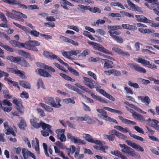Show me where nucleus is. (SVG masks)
Wrapping results in <instances>:
<instances>
[{"label": "nucleus", "mask_w": 159, "mask_h": 159, "mask_svg": "<svg viewBox=\"0 0 159 159\" xmlns=\"http://www.w3.org/2000/svg\"><path fill=\"white\" fill-rule=\"evenodd\" d=\"M83 78L84 79L83 82L84 84L90 89L95 88L96 89L97 91H98V89L101 88V86L99 84L91 79L84 76Z\"/></svg>", "instance_id": "nucleus-1"}, {"label": "nucleus", "mask_w": 159, "mask_h": 159, "mask_svg": "<svg viewBox=\"0 0 159 159\" xmlns=\"http://www.w3.org/2000/svg\"><path fill=\"white\" fill-rule=\"evenodd\" d=\"M55 99L56 102L57 103V104L55 102L53 98L52 97L46 98L45 99V102L46 103L50 105L52 107L56 108H58L61 107V105L60 104L61 100L58 97H56Z\"/></svg>", "instance_id": "nucleus-2"}, {"label": "nucleus", "mask_w": 159, "mask_h": 159, "mask_svg": "<svg viewBox=\"0 0 159 159\" xmlns=\"http://www.w3.org/2000/svg\"><path fill=\"white\" fill-rule=\"evenodd\" d=\"M119 145L121 148V151L123 153L132 157L135 155V152L132 148L125 144H120Z\"/></svg>", "instance_id": "nucleus-3"}, {"label": "nucleus", "mask_w": 159, "mask_h": 159, "mask_svg": "<svg viewBox=\"0 0 159 159\" xmlns=\"http://www.w3.org/2000/svg\"><path fill=\"white\" fill-rule=\"evenodd\" d=\"M91 44L94 46V48L95 49L107 54L112 55L111 52L104 48L102 45L94 42H91Z\"/></svg>", "instance_id": "nucleus-4"}, {"label": "nucleus", "mask_w": 159, "mask_h": 159, "mask_svg": "<svg viewBox=\"0 0 159 159\" xmlns=\"http://www.w3.org/2000/svg\"><path fill=\"white\" fill-rule=\"evenodd\" d=\"M108 28L109 30L108 32L110 35L116 34V35H120L121 32L120 31L116 30L121 29L122 27L120 25H114L113 26H108Z\"/></svg>", "instance_id": "nucleus-5"}, {"label": "nucleus", "mask_w": 159, "mask_h": 159, "mask_svg": "<svg viewBox=\"0 0 159 159\" xmlns=\"http://www.w3.org/2000/svg\"><path fill=\"white\" fill-rule=\"evenodd\" d=\"M43 54L44 57L47 58L53 59H56L61 63H63V61L59 57L51 52H49L47 51H44L43 52Z\"/></svg>", "instance_id": "nucleus-6"}, {"label": "nucleus", "mask_w": 159, "mask_h": 159, "mask_svg": "<svg viewBox=\"0 0 159 159\" xmlns=\"http://www.w3.org/2000/svg\"><path fill=\"white\" fill-rule=\"evenodd\" d=\"M137 120L141 122H148V123L150 125H151V122L152 121V120L149 119L148 120H145L144 117L141 115L139 114L136 112H135L133 115H132Z\"/></svg>", "instance_id": "nucleus-7"}, {"label": "nucleus", "mask_w": 159, "mask_h": 159, "mask_svg": "<svg viewBox=\"0 0 159 159\" xmlns=\"http://www.w3.org/2000/svg\"><path fill=\"white\" fill-rule=\"evenodd\" d=\"M83 137L86 141L89 142L94 143L98 145L101 144L100 141L93 139L92 137L89 134H83Z\"/></svg>", "instance_id": "nucleus-8"}, {"label": "nucleus", "mask_w": 159, "mask_h": 159, "mask_svg": "<svg viewBox=\"0 0 159 159\" xmlns=\"http://www.w3.org/2000/svg\"><path fill=\"white\" fill-rule=\"evenodd\" d=\"M101 62L103 63L104 62L103 67L106 69H110L114 67L113 62L112 61L107 59H101Z\"/></svg>", "instance_id": "nucleus-9"}, {"label": "nucleus", "mask_w": 159, "mask_h": 159, "mask_svg": "<svg viewBox=\"0 0 159 159\" xmlns=\"http://www.w3.org/2000/svg\"><path fill=\"white\" fill-rule=\"evenodd\" d=\"M137 61L150 68L153 69L157 68L156 66L154 64H150V62L149 61L146 60L144 59L139 58L138 59V61Z\"/></svg>", "instance_id": "nucleus-10"}, {"label": "nucleus", "mask_w": 159, "mask_h": 159, "mask_svg": "<svg viewBox=\"0 0 159 159\" xmlns=\"http://www.w3.org/2000/svg\"><path fill=\"white\" fill-rule=\"evenodd\" d=\"M112 50L116 53L119 55H122L129 57L130 55L128 52L123 51L121 49L118 48L113 47L112 48Z\"/></svg>", "instance_id": "nucleus-11"}, {"label": "nucleus", "mask_w": 159, "mask_h": 159, "mask_svg": "<svg viewBox=\"0 0 159 159\" xmlns=\"http://www.w3.org/2000/svg\"><path fill=\"white\" fill-rule=\"evenodd\" d=\"M21 47H24L27 49L34 51H38L37 48L34 46H32L31 43L29 42V41H28V43H27L24 44L22 43Z\"/></svg>", "instance_id": "nucleus-12"}, {"label": "nucleus", "mask_w": 159, "mask_h": 159, "mask_svg": "<svg viewBox=\"0 0 159 159\" xmlns=\"http://www.w3.org/2000/svg\"><path fill=\"white\" fill-rule=\"evenodd\" d=\"M30 123L36 129H38L40 126L42 127L41 123H45L41 121L39 123H38L37 122V119L35 118L31 119L30 120Z\"/></svg>", "instance_id": "nucleus-13"}, {"label": "nucleus", "mask_w": 159, "mask_h": 159, "mask_svg": "<svg viewBox=\"0 0 159 159\" xmlns=\"http://www.w3.org/2000/svg\"><path fill=\"white\" fill-rule=\"evenodd\" d=\"M35 141H32V146L34 147V148L36 151V152L37 153L39 154H40L39 140L36 138H35Z\"/></svg>", "instance_id": "nucleus-14"}, {"label": "nucleus", "mask_w": 159, "mask_h": 159, "mask_svg": "<svg viewBox=\"0 0 159 159\" xmlns=\"http://www.w3.org/2000/svg\"><path fill=\"white\" fill-rule=\"evenodd\" d=\"M127 2L129 5L130 6V9L134 11L141 12V10L140 8L138 6L133 3L130 1L129 0H127Z\"/></svg>", "instance_id": "nucleus-15"}, {"label": "nucleus", "mask_w": 159, "mask_h": 159, "mask_svg": "<svg viewBox=\"0 0 159 159\" xmlns=\"http://www.w3.org/2000/svg\"><path fill=\"white\" fill-rule=\"evenodd\" d=\"M135 17L137 20L139 21L144 23H150L149 21H151L150 20H148L146 17L143 15H136Z\"/></svg>", "instance_id": "nucleus-16"}, {"label": "nucleus", "mask_w": 159, "mask_h": 159, "mask_svg": "<svg viewBox=\"0 0 159 159\" xmlns=\"http://www.w3.org/2000/svg\"><path fill=\"white\" fill-rule=\"evenodd\" d=\"M139 100H140L141 102L145 103L146 105L149 104L150 102V100L149 98L147 96L144 97L139 96L138 97Z\"/></svg>", "instance_id": "nucleus-17"}, {"label": "nucleus", "mask_w": 159, "mask_h": 159, "mask_svg": "<svg viewBox=\"0 0 159 159\" xmlns=\"http://www.w3.org/2000/svg\"><path fill=\"white\" fill-rule=\"evenodd\" d=\"M119 35L116 34H111L110 35L112 39L116 41L117 43H122L124 42V40L122 38L118 36Z\"/></svg>", "instance_id": "nucleus-18"}, {"label": "nucleus", "mask_w": 159, "mask_h": 159, "mask_svg": "<svg viewBox=\"0 0 159 159\" xmlns=\"http://www.w3.org/2000/svg\"><path fill=\"white\" fill-rule=\"evenodd\" d=\"M110 152L111 154L114 155L121 158V159H128L126 156L124 155H122L121 153L118 150H116L113 151H111Z\"/></svg>", "instance_id": "nucleus-19"}, {"label": "nucleus", "mask_w": 159, "mask_h": 159, "mask_svg": "<svg viewBox=\"0 0 159 159\" xmlns=\"http://www.w3.org/2000/svg\"><path fill=\"white\" fill-rule=\"evenodd\" d=\"M63 63L61 64L64 65L66 66L67 67L68 70H69L70 72L75 75L78 76L79 75V73L76 70L72 68L71 67L69 66L68 64L67 63L63 61Z\"/></svg>", "instance_id": "nucleus-20"}, {"label": "nucleus", "mask_w": 159, "mask_h": 159, "mask_svg": "<svg viewBox=\"0 0 159 159\" xmlns=\"http://www.w3.org/2000/svg\"><path fill=\"white\" fill-rule=\"evenodd\" d=\"M38 73L41 76L45 77L50 78L51 75L43 69H39L38 70Z\"/></svg>", "instance_id": "nucleus-21"}, {"label": "nucleus", "mask_w": 159, "mask_h": 159, "mask_svg": "<svg viewBox=\"0 0 159 159\" xmlns=\"http://www.w3.org/2000/svg\"><path fill=\"white\" fill-rule=\"evenodd\" d=\"M97 111L101 114L102 116L103 117L102 118L103 119L106 120H107L109 117L108 116L107 113L106 111L101 109H97Z\"/></svg>", "instance_id": "nucleus-22"}, {"label": "nucleus", "mask_w": 159, "mask_h": 159, "mask_svg": "<svg viewBox=\"0 0 159 159\" xmlns=\"http://www.w3.org/2000/svg\"><path fill=\"white\" fill-rule=\"evenodd\" d=\"M118 117L119 119L121 120V121L124 123L129 125L130 124L132 125H135L136 124V123L133 121H131L130 120H129L123 118L122 116H119Z\"/></svg>", "instance_id": "nucleus-23"}, {"label": "nucleus", "mask_w": 159, "mask_h": 159, "mask_svg": "<svg viewBox=\"0 0 159 159\" xmlns=\"http://www.w3.org/2000/svg\"><path fill=\"white\" fill-rule=\"evenodd\" d=\"M139 31L141 33L143 34L154 33L155 31L153 29H145L143 28H140L138 29Z\"/></svg>", "instance_id": "nucleus-24"}, {"label": "nucleus", "mask_w": 159, "mask_h": 159, "mask_svg": "<svg viewBox=\"0 0 159 159\" xmlns=\"http://www.w3.org/2000/svg\"><path fill=\"white\" fill-rule=\"evenodd\" d=\"M42 128L43 130H45L47 129L46 131L48 132V133H50L52 134L53 133L52 131L50 129L51 126L49 125L46 123H42Z\"/></svg>", "instance_id": "nucleus-25"}, {"label": "nucleus", "mask_w": 159, "mask_h": 159, "mask_svg": "<svg viewBox=\"0 0 159 159\" xmlns=\"http://www.w3.org/2000/svg\"><path fill=\"white\" fill-rule=\"evenodd\" d=\"M100 146H94L93 147L98 150H100L106 153V152L105 151V149H108V147L107 146L103 145L102 143L101 144L99 145Z\"/></svg>", "instance_id": "nucleus-26"}, {"label": "nucleus", "mask_w": 159, "mask_h": 159, "mask_svg": "<svg viewBox=\"0 0 159 159\" xmlns=\"http://www.w3.org/2000/svg\"><path fill=\"white\" fill-rule=\"evenodd\" d=\"M30 151L28 149L25 148H22V153L23 155V157L22 158V159H27L29 156Z\"/></svg>", "instance_id": "nucleus-27"}, {"label": "nucleus", "mask_w": 159, "mask_h": 159, "mask_svg": "<svg viewBox=\"0 0 159 159\" xmlns=\"http://www.w3.org/2000/svg\"><path fill=\"white\" fill-rule=\"evenodd\" d=\"M37 65L41 67H42L44 69H47L53 72H55V69L50 66H48L42 63L39 62L37 63Z\"/></svg>", "instance_id": "nucleus-28"}, {"label": "nucleus", "mask_w": 159, "mask_h": 159, "mask_svg": "<svg viewBox=\"0 0 159 159\" xmlns=\"http://www.w3.org/2000/svg\"><path fill=\"white\" fill-rule=\"evenodd\" d=\"M20 118L21 119V120L19 124H18L19 127L21 129L24 130L26 126V123L22 117H21Z\"/></svg>", "instance_id": "nucleus-29"}, {"label": "nucleus", "mask_w": 159, "mask_h": 159, "mask_svg": "<svg viewBox=\"0 0 159 159\" xmlns=\"http://www.w3.org/2000/svg\"><path fill=\"white\" fill-rule=\"evenodd\" d=\"M19 83L20 85L24 88L30 89V85L27 82L23 81H20Z\"/></svg>", "instance_id": "nucleus-30"}, {"label": "nucleus", "mask_w": 159, "mask_h": 159, "mask_svg": "<svg viewBox=\"0 0 159 159\" xmlns=\"http://www.w3.org/2000/svg\"><path fill=\"white\" fill-rule=\"evenodd\" d=\"M13 102L16 105L17 107L22 108V102L20 99L14 98Z\"/></svg>", "instance_id": "nucleus-31"}, {"label": "nucleus", "mask_w": 159, "mask_h": 159, "mask_svg": "<svg viewBox=\"0 0 159 159\" xmlns=\"http://www.w3.org/2000/svg\"><path fill=\"white\" fill-rule=\"evenodd\" d=\"M39 105L41 107L43 108L48 112H52L53 110V108L43 103L40 102L39 103Z\"/></svg>", "instance_id": "nucleus-32"}, {"label": "nucleus", "mask_w": 159, "mask_h": 159, "mask_svg": "<svg viewBox=\"0 0 159 159\" xmlns=\"http://www.w3.org/2000/svg\"><path fill=\"white\" fill-rule=\"evenodd\" d=\"M135 71L140 73H145L146 72V70L137 64L134 70Z\"/></svg>", "instance_id": "nucleus-33"}, {"label": "nucleus", "mask_w": 159, "mask_h": 159, "mask_svg": "<svg viewBox=\"0 0 159 159\" xmlns=\"http://www.w3.org/2000/svg\"><path fill=\"white\" fill-rule=\"evenodd\" d=\"M12 12L13 13L14 15H15L18 17L17 18V20H18L21 21H23L24 20L21 18V13L15 10H12Z\"/></svg>", "instance_id": "nucleus-34"}, {"label": "nucleus", "mask_w": 159, "mask_h": 159, "mask_svg": "<svg viewBox=\"0 0 159 159\" xmlns=\"http://www.w3.org/2000/svg\"><path fill=\"white\" fill-rule=\"evenodd\" d=\"M73 141L75 143L78 144V145L81 144H85L86 143V142L85 141L81 140L79 139L76 138L75 137Z\"/></svg>", "instance_id": "nucleus-35"}, {"label": "nucleus", "mask_w": 159, "mask_h": 159, "mask_svg": "<svg viewBox=\"0 0 159 159\" xmlns=\"http://www.w3.org/2000/svg\"><path fill=\"white\" fill-rule=\"evenodd\" d=\"M11 44L12 45L18 48H20L21 47L22 43H20V42L16 41L14 40H11L10 41Z\"/></svg>", "instance_id": "nucleus-36"}, {"label": "nucleus", "mask_w": 159, "mask_h": 159, "mask_svg": "<svg viewBox=\"0 0 159 159\" xmlns=\"http://www.w3.org/2000/svg\"><path fill=\"white\" fill-rule=\"evenodd\" d=\"M5 132L6 134L8 135L11 134L14 136H16V134L12 128H9L7 129H6Z\"/></svg>", "instance_id": "nucleus-37"}, {"label": "nucleus", "mask_w": 159, "mask_h": 159, "mask_svg": "<svg viewBox=\"0 0 159 159\" xmlns=\"http://www.w3.org/2000/svg\"><path fill=\"white\" fill-rule=\"evenodd\" d=\"M129 135L132 137H133L139 141H143L144 140V139L143 138L138 136L135 134H132L131 133V132H129Z\"/></svg>", "instance_id": "nucleus-38"}, {"label": "nucleus", "mask_w": 159, "mask_h": 159, "mask_svg": "<svg viewBox=\"0 0 159 159\" xmlns=\"http://www.w3.org/2000/svg\"><path fill=\"white\" fill-rule=\"evenodd\" d=\"M93 98H95L98 101L100 102H103V103H107V102L104 99L102 98L101 97H99V96H97L96 95H93Z\"/></svg>", "instance_id": "nucleus-39"}, {"label": "nucleus", "mask_w": 159, "mask_h": 159, "mask_svg": "<svg viewBox=\"0 0 159 159\" xmlns=\"http://www.w3.org/2000/svg\"><path fill=\"white\" fill-rule=\"evenodd\" d=\"M7 2L10 4L16 5L20 4V1L18 0H7Z\"/></svg>", "instance_id": "nucleus-40"}, {"label": "nucleus", "mask_w": 159, "mask_h": 159, "mask_svg": "<svg viewBox=\"0 0 159 159\" xmlns=\"http://www.w3.org/2000/svg\"><path fill=\"white\" fill-rule=\"evenodd\" d=\"M111 5L113 6H117L121 8L125 9L123 5L118 2H112L111 4Z\"/></svg>", "instance_id": "nucleus-41"}, {"label": "nucleus", "mask_w": 159, "mask_h": 159, "mask_svg": "<svg viewBox=\"0 0 159 159\" xmlns=\"http://www.w3.org/2000/svg\"><path fill=\"white\" fill-rule=\"evenodd\" d=\"M13 24L15 25L16 26L21 29L22 30L25 31H28L29 30V28H27L26 27H25L24 26L21 25L19 24L18 23H15V22H13Z\"/></svg>", "instance_id": "nucleus-42"}, {"label": "nucleus", "mask_w": 159, "mask_h": 159, "mask_svg": "<svg viewBox=\"0 0 159 159\" xmlns=\"http://www.w3.org/2000/svg\"><path fill=\"white\" fill-rule=\"evenodd\" d=\"M37 86H38V89H39L40 88H42L44 89H45L43 83L41 79H39L38 80L37 82Z\"/></svg>", "instance_id": "nucleus-43"}, {"label": "nucleus", "mask_w": 159, "mask_h": 159, "mask_svg": "<svg viewBox=\"0 0 159 159\" xmlns=\"http://www.w3.org/2000/svg\"><path fill=\"white\" fill-rule=\"evenodd\" d=\"M90 11L94 13H96L97 12L98 13H100L101 11V10L99 8L96 7H94L93 8H91L90 7Z\"/></svg>", "instance_id": "nucleus-44"}, {"label": "nucleus", "mask_w": 159, "mask_h": 159, "mask_svg": "<svg viewBox=\"0 0 159 159\" xmlns=\"http://www.w3.org/2000/svg\"><path fill=\"white\" fill-rule=\"evenodd\" d=\"M61 4H63L66 5H67L73 7L74 5L70 3V2L66 0H62L60 1Z\"/></svg>", "instance_id": "nucleus-45"}, {"label": "nucleus", "mask_w": 159, "mask_h": 159, "mask_svg": "<svg viewBox=\"0 0 159 159\" xmlns=\"http://www.w3.org/2000/svg\"><path fill=\"white\" fill-rule=\"evenodd\" d=\"M81 51L79 50H71L69 51V53L70 55L76 56L77 54L80 53Z\"/></svg>", "instance_id": "nucleus-46"}, {"label": "nucleus", "mask_w": 159, "mask_h": 159, "mask_svg": "<svg viewBox=\"0 0 159 159\" xmlns=\"http://www.w3.org/2000/svg\"><path fill=\"white\" fill-rule=\"evenodd\" d=\"M2 105L4 106H11L12 105V103L7 99L4 100L2 102Z\"/></svg>", "instance_id": "nucleus-47"}, {"label": "nucleus", "mask_w": 159, "mask_h": 159, "mask_svg": "<svg viewBox=\"0 0 159 159\" xmlns=\"http://www.w3.org/2000/svg\"><path fill=\"white\" fill-rule=\"evenodd\" d=\"M134 148L136 149L138 151L143 152L144 151V149L139 145L136 144Z\"/></svg>", "instance_id": "nucleus-48"}, {"label": "nucleus", "mask_w": 159, "mask_h": 159, "mask_svg": "<svg viewBox=\"0 0 159 159\" xmlns=\"http://www.w3.org/2000/svg\"><path fill=\"white\" fill-rule=\"evenodd\" d=\"M104 137L105 138L108 139L109 141H112L114 140L115 135L105 134L104 135Z\"/></svg>", "instance_id": "nucleus-49"}, {"label": "nucleus", "mask_w": 159, "mask_h": 159, "mask_svg": "<svg viewBox=\"0 0 159 159\" xmlns=\"http://www.w3.org/2000/svg\"><path fill=\"white\" fill-rule=\"evenodd\" d=\"M36 110L37 111L38 113L42 117L45 116V113L43 110L40 108H37Z\"/></svg>", "instance_id": "nucleus-50"}, {"label": "nucleus", "mask_w": 159, "mask_h": 159, "mask_svg": "<svg viewBox=\"0 0 159 159\" xmlns=\"http://www.w3.org/2000/svg\"><path fill=\"white\" fill-rule=\"evenodd\" d=\"M3 93L5 94L4 97L6 98H11L12 97L9 94V91L6 89L3 91Z\"/></svg>", "instance_id": "nucleus-51"}, {"label": "nucleus", "mask_w": 159, "mask_h": 159, "mask_svg": "<svg viewBox=\"0 0 159 159\" xmlns=\"http://www.w3.org/2000/svg\"><path fill=\"white\" fill-rule=\"evenodd\" d=\"M0 45L2 46L5 49L8 51H9L11 52H13V48L8 46L7 45Z\"/></svg>", "instance_id": "nucleus-52"}, {"label": "nucleus", "mask_w": 159, "mask_h": 159, "mask_svg": "<svg viewBox=\"0 0 159 159\" xmlns=\"http://www.w3.org/2000/svg\"><path fill=\"white\" fill-rule=\"evenodd\" d=\"M96 54H98L100 56H103L105 58H106L112 60L113 61L115 60V59L112 57H111L109 56H108L107 55H105L104 54H103L101 53H100L99 52H96Z\"/></svg>", "instance_id": "nucleus-53"}, {"label": "nucleus", "mask_w": 159, "mask_h": 159, "mask_svg": "<svg viewBox=\"0 0 159 159\" xmlns=\"http://www.w3.org/2000/svg\"><path fill=\"white\" fill-rule=\"evenodd\" d=\"M65 131L64 129H58L56 130V133L57 134V137L60 135H62L64 134Z\"/></svg>", "instance_id": "nucleus-54"}, {"label": "nucleus", "mask_w": 159, "mask_h": 159, "mask_svg": "<svg viewBox=\"0 0 159 159\" xmlns=\"http://www.w3.org/2000/svg\"><path fill=\"white\" fill-rule=\"evenodd\" d=\"M43 146L44 149V153L48 157H49V155L48 152V147L47 145L45 143H43Z\"/></svg>", "instance_id": "nucleus-55"}, {"label": "nucleus", "mask_w": 159, "mask_h": 159, "mask_svg": "<svg viewBox=\"0 0 159 159\" xmlns=\"http://www.w3.org/2000/svg\"><path fill=\"white\" fill-rule=\"evenodd\" d=\"M28 32H30V33L31 34L35 37H37L39 34V32L34 30L30 31L29 29L28 31Z\"/></svg>", "instance_id": "nucleus-56"}, {"label": "nucleus", "mask_w": 159, "mask_h": 159, "mask_svg": "<svg viewBox=\"0 0 159 159\" xmlns=\"http://www.w3.org/2000/svg\"><path fill=\"white\" fill-rule=\"evenodd\" d=\"M63 101L64 102L66 103H70L73 104H74L75 103V102L74 100L70 98H67L64 99Z\"/></svg>", "instance_id": "nucleus-57"}, {"label": "nucleus", "mask_w": 159, "mask_h": 159, "mask_svg": "<svg viewBox=\"0 0 159 159\" xmlns=\"http://www.w3.org/2000/svg\"><path fill=\"white\" fill-rule=\"evenodd\" d=\"M116 136L119 138L122 139H125L126 138V137L125 135L118 132H117V133L116 134Z\"/></svg>", "instance_id": "nucleus-58"}, {"label": "nucleus", "mask_w": 159, "mask_h": 159, "mask_svg": "<svg viewBox=\"0 0 159 159\" xmlns=\"http://www.w3.org/2000/svg\"><path fill=\"white\" fill-rule=\"evenodd\" d=\"M71 148H67L66 151H69V152H70L72 154H73L75 151V147L74 145H71Z\"/></svg>", "instance_id": "nucleus-59"}, {"label": "nucleus", "mask_w": 159, "mask_h": 159, "mask_svg": "<svg viewBox=\"0 0 159 159\" xmlns=\"http://www.w3.org/2000/svg\"><path fill=\"white\" fill-rule=\"evenodd\" d=\"M0 37L6 39L7 40L10 39L9 37L5 34L3 32L0 31Z\"/></svg>", "instance_id": "nucleus-60"}, {"label": "nucleus", "mask_w": 159, "mask_h": 159, "mask_svg": "<svg viewBox=\"0 0 159 159\" xmlns=\"http://www.w3.org/2000/svg\"><path fill=\"white\" fill-rule=\"evenodd\" d=\"M126 143H127V144L132 147L133 148L134 147V146L135 145L136 143L133 142L131 140H127L126 141Z\"/></svg>", "instance_id": "nucleus-61"}, {"label": "nucleus", "mask_w": 159, "mask_h": 159, "mask_svg": "<svg viewBox=\"0 0 159 159\" xmlns=\"http://www.w3.org/2000/svg\"><path fill=\"white\" fill-rule=\"evenodd\" d=\"M150 21H149L150 23H149L151 24V26L155 28L159 27V23H155L152 20H150Z\"/></svg>", "instance_id": "nucleus-62"}, {"label": "nucleus", "mask_w": 159, "mask_h": 159, "mask_svg": "<svg viewBox=\"0 0 159 159\" xmlns=\"http://www.w3.org/2000/svg\"><path fill=\"white\" fill-rule=\"evenodd\" d=\"M82 104H83V107L84 110L88 111H91V109L89 107L86 105L83 102H82Z\"/></svg>", "instance_id": "nucleus-63"}, {"label": "nucleus", "mask_w": 159, "mask_h": 159, "mask_svg": "<svg viewBox=\"0 0 159 159\" xmlns=\"http://www.w3.org/2000/svg\"><path fill=\"white\" fill-rule=\"evenodd\" d=\"M61 142H65L66 140V137L64 134L60 135L57 137Z\"/></svg>", "instance_id": "nucleus-64"}]
</instances>
